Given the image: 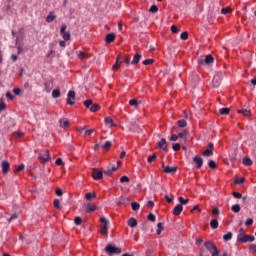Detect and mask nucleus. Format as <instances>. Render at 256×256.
I'll return each instance as SVG.
<instances>
[{
	"instance_id": "f257e3e1",
	"label": "nucleus",
	"mask_w": 256,
	"mask_h": 256,
	"mask_svg": "<svg viewBox=\"0 0 256 256\" xmlns=\"http://www.w3.org/2000/svg\"><path fill=\"white\" fill-rule=\"evenodd\" d=\"M204 247L212 256H228V252H223V254H219V250H217V246L213 244V242H205Z\"/></svg>"
},
{
	"instance_id": "f03ea898",
	"label": "nucleus",
	"mask_w": 256,
	"mask_h": 256,
	"mask_svg": "<svg viewBox=\"0 0 256 256\" xmlns=\"http://www.w3.org/2000/svg\"><path fill=\"white\" fill-rule=\"evenodd\" d=\"M100 222H102V226L100 228V232L104 236H108V228H109V220L107 218L102 217L100 218Z\"/></svg>"
},
{
	"instance_id": "7ed1b4c3",
	"label": "nucleus",
	"mask_w": 256,
	"mask_h": 256,
	"mask_svg": "<svg viewBox=\"0 0 256 256\" xmlns=\"http://www.w3.org/2000/svg\"><path fill=\"white\" fill-rule=\"evenodd\" d=\"M106 252L109 254H121L122 250L113 244H108V246H106Z\"/></svg>"
},
{
	"instance_id": "20e7f679",
	"label": "nucleus",
	"mask_w": 256,
	"mask_h": 256,
	"mask_svg": "<svg viewBox=\"0 0 256 256\" xmlns=\"http://www.w3.org/2000/svg\"><path fill=\"white\" fill-rule=\"evenodd\" d=\"M39 160H41L43 164H46L47 162H49L50 160L49 150H44L43 152H41L39 154Z\"/></svg>"
},
{
	"instance_id": "39448f33",
	"label": "nucleus",
	"mask_w": 256,
	"mask_h": 256,
	"mask_svg": "<svg viewBox=\"0 0 256 256\" xmlns=\"http://www.w3.org/2000/svg\"><path fill=\"white\" fill-rule=\"evenodd\" d=\"M163 171L165 172V174H176L177 172V167L176 166H165V164L162 165Z\"/></svg>"
},
{
	"instance_id": "423d86ee",
	"label": "nucleus",
	"mask_w": 256,
	"mask_h": 256,
	"mask_svg": "<svg viewBox=\"0 0 256 256\" xmlns=\"http://www.w3.org/2000/svg\"><path fill=\"white\" fill-rule=\"evenodd\" d=\"M75 100H76V94L75 92H73V90H70L67 95V103L69 105H74Z\"/></svg>"
},
{
	"instance_id": "0eeeda50",
	"label": "nucleus",
	"mask_w": 256,
	"mask_h": 256,
	"mask_svg": "<svg viewBox=\"0 0 256 256\" xmlns=\"http://www.w3.org/2000/svg\"><path fill=\"white\" fill-rule=\"evenodd\" d=\"M92 178H94V180H102L103 178L102 170H98L97 168H94V170H92Z\"/></svg>"
},
{
	"instance_id": "6e6552de",
	"label": "nucleus",
	"mask_w": 256,
	"mask_h": 256,
	"mask_svg": "<svg viewBox=\"0 0 256 256\" xmlns=\"http://www.w3.org/2000/svg\"><path fill=\"white\" fill-rule=\"evenodd\" d=\"M122 63H123V61L121 59V55H118L116 57V62L114 63V65H112L113 71H118V69H120Z\"/></svg>"
},
{
	"instance_id": "1a4fd4ad",
	"label": "nucleus",
	"mask_w": 256,
	"mask_h": 256,
	"mask_svg": "<svg viewBox=\"0 0 256 256\" xmlns=\"http://www.w3.org/2000/svg\"><path fill=\"white\" fill-rule=\"evenodd\" d=\"M221 75L216 74L214 75L213 79H212V85L213 87H219V85H221Z\"/></svg>"
},
{
	"instance_id": "9d476101",
	"label": "nucleus",
	"mask_w": 256,
	"mask_h": 256,
	"mask_svg": "<svg viewBox=\"0 0 256 256\" xmlns=\"http://www.w3.org/2000/svg\"><path fill=\"white\" fill-rule=\"evenodd\" d=\"M1 168H2L3 174H8L11 166H10L9 162H7V160H4L1 164Z\"/></svg>"
},
{
	"instance_id": "9b49d317",
	"label": "nucleus",
	"mask_w": 256,
	"mask_h": 256,
	"mask_svg": "<svg viewBox=\"0 0 256 256\" xmlns=\"http://www.w3.org/2000/svg\"><path fill=\"white\" fill-rule=\"evenodd\" d=\"M184 208L182 206V203L180 202V204H177V206H175L174 210H173V214L174 216H180V214H182Z\"/></svg>"
},
{
	"instance_id": "f8f14e48",
	"label": "nucleus",
	"mask_w": 256,
	"mask_h": 256,
	"mask_svg": "<svg viewBox=\"0 0 256 256\" xmlns=\"http://www.w3.org/2000/svg\"><path fill=\"white\" fill-rule=\"evenodd\" d=\"M193 161L195 162L197 169L202 168V166H203V158H201V157H199V156H195V157L193 158Z\"/></svg>"
},
{
	"instance_id": "ddd939ff",
	"label": "nucleus",
	"mask_w": 256,
	"mask_h": 256,
	"mask_svg": "<svg viewBox=\"0 0 256 256\" xmlns=\"http://www.w3.org/2000/svg\"><path fill=\"white\" fill-rule=\"evenodd\" d=\"M254 240H255V236L245 234V231H244V236L242 238L243 243L254 242Z\"/></svg>"
},
{
	"instance_id": "4468645a",
	"label": "nucleus",
	"mask_w": 256,
	"mask_h": 256,
	"mask_svg": "<svg viewBox=\"0 0 256 256\" xmlns=\"http://www.w3.org/2000/svg\"><path fill=\"white\" fill-rule=\"evenodd\" d=\"M158 146H159V148H161V150L167 151V149H168V144H167L165 138H162V139L160 140V142L158 143Z\"/></svg>"
},
{
	"instance_id": "2eb2a0df",
	"label": "nucleus",
	"mask_w": 256,
	"mask_h": 256,
	"mask_svg": "<svg viewBox=\"0 0 256 256\" xmlns=\"http://www.w3.org/2000/svg\"><path fill=\"white\" fill-rule=\"evenodd\" d=\"M121 162H118V166H108V170L106 171V174L110 175L113 172H116L120 166Z\"/></svg>"
},
{
	"instance_id": "dca6fc26",
	"label": "nucleus",
	"mask_w": 256,
	"mask_h": 256,
	"mask_svg": "<svg viewBox=\"0 0 256 256\" xmlns=\"http://www.w3.org/2000/svg\"><path fill=\"white\" fill-rule=\"evenodd\" d=\"M115 39H116L115 33H108L106 35V43H112L113 41H115Z\"/></svg>"
},
{
	"instance_id": "f3484780",
	"label": "nucleus",
	"mask_w": 256,
	"mask_h": 256,
	"mask_svg": "<svg viewBox=\"0 0 256 256\" xmlns=\"http://www.w3.org/2000/svg\"><path fill=\"white\" fill-rule=\"evenodd\" d=\"M54 19H56V15H55L54 11H50V13L46 17V21L48 23H51L52 21H54Z\"/></svg>"
},
{
	"instance_id": "a211bd4d",
	"label": "nucleus",
	"mask_w": 256,
	"mask_h": 256,
	"mask_svg": "<svg viewBox=\"0 0 256 256\" xmlns=\"http://www.w3.org/2000/svg\"><path fill=\"white\" fill-rule=\"evenodd\" d=\"M60 126L61 128H69V120H67V118H62V120H60Z\"/></svg>"
},
{
	"instance_id": "6ab92c4d",
	"label": "nucleus",
	"mask_w": 256,
	"mask_h": 256,
	"mask_svg": "<svg viewBox=\"0 0 256 256\" xmlns=\"http://www.w3.org/2000/svg\"><path fill=\"white\" fill-rule=\"evenodd\" d=\"M244 233H245V230L243 228H240L239 234L237 236V242L243 243Z\"/></svg>"
},
{
	"instance_id": "aec40b11",
	"label": "nucleus",
	"mask_w": 256,
	"mask_h": 256,
	"mask_svg": "<svg viewBox=\"0 0 256 256\" xmlns=\"http://www.w3.org/2000/svg\"><path fill=\"white\" fill-rule=\"evenodd\" d=\"M77 54L79 59H82V60L88 59L89 57V53H86V51H79Z\"/></svg>"
},
{
	"instance_id": "412c9836",
	"label": "nucleus",
	"mask_w": 256,
	"mask_h": 256,
	"mask_svg": "<svg viewBox=\"0 0 256 256\" xmlns=\"http://www.w3.org/2000/svg\"><path fill=\"white\" fill-rule=\"evenodd\" d=\"M138 222L136 220V218H130L128 220V226H130V228H135L137 226Z\"/></svg>"
},
{
	"instance_id": "4be33fe9",
	"label": "nucleus",
	"mask_w": 256,
	"mask_h": 256,
	"mask_svg": "<svg viewBox=\"0 0 256 256\" xmlns=\"http://www.w3.org/2000/svg\"><path fill=\"white\" fill-rule=\"evenodd\" d=\"M97 210V206L95 204H87L86 212H95Z\"/></svg>"
},
{
	"instance_id": "5701e85b",
	"label": "nucleus",
	"mask_w": 256,
	"mask_h": 256,
	"mask_svg": "<svg viewBox=\"0 0 256 256\" xmlns=\"http://www.w3.org/2000/svg\"><path fill=\"white\" fill-rule=\"evenodd\" d=\"M210 227L215 230L216 228H219V222L217 219L211 220Z\"/></svg>"
},
{
	"instance_id": "b1692460",
	"label": "nucleus",
	"mask_w": 256,
	"mask_h": 256,
	"mask_svg": "<svg viewBox=\"0 0 256 256\" xmlns=\"http://www.w3.org/2000/svg\"><path fill=\"white\" fill-rule=\"evenodd\" d=\"M213 61H214V57H213V55H211V54L206 55V57L204 58V62H205L206 64L213 63Z\"/></svg>"
},
{
	"instance_id": "393cba45",
	"label": "nucleus",
	"mask_w": 256,
	"mask_h": 256,
	"mask_svg": "<svg viewBox=\"0 0 256 256\" xmlns=\"http://www.w3.org/2000/svg\"><path fill=\"white\" fill-rule=\"evenodd\" d=\"M141 57H142V55L140 53H135V55L133 56V59H132V63H139Z\"/></svg>"
},
{
	"instance_id": "a878e982",
	"label": "nucleus",
	"mask_w": 256,
	"mask_h": 256,
	"mask_svg": "<svg viewBox=\"0 0 256 256\" xmlns=\"http://www.w3.org/2000/svg\"><path fill=\"white\" fill-rule=\"evenodd\" d=\"M163 230H164V226H163L162 222H159V223L157 224L156 233H157L158 235H160V234H162Z\"/></svg>"
},
{
	"instance_id": "bb28decb",
	"label": "nucleus",
	"mask_w": 256,
	"mask_h": 256,
	"mask_svg": "<svg viewBox=\"0 0 256 256\" xmlns=\"http://www.w3.org/2000/svg\"><path fill=\"white\" fill-rule=\"evenodd\" d=\"M85 198H86V200H93V199L97 198V196H96V194H92V192H87L85 194Z\"/></svg>"
},
{
	"instance_id": "cd10ccee",
	"label": "nucleus",
	"mask_w": 256,
	"mask_h": 256,
	"mask_svg": "<svg viewBox=\"0 0 256 256\" xmlns=\"http://www.w3.org/2000/svg\"><path fill=\"white\" fill-rule=\"evenodd\" d=\"M232 238H233L232 232H228L227 234H224V236H223V240L225 242H228L229 240H232Z\"/></svg>"
},
{
	"instance_id": "c85d7f7f",
	"label": "nucleus",
	"mask_w": 256,
	"mask_h": 256,
	"mask_svg": "<svg viewBox=\"0 0 256 256\" xmlns=\"http://www.w3.org/2000/svg\"><path fill=\"white\" fill-rule=\"evenodd\" d=\"M243 164L244 166H252L253 162L251 158L246 157V158H243Z\"/></svg>"
},
{
	"instance_id": "c756f323",
	"label": "nucleus",
	"mask_w": 256,
	"mask_h": 256,
	"mask_svg": "<svg viewBox=\"0 0 256 256\" xmlns=\"http://www.w3.org/2000/svg\"><path fill=\"white\" fill-rule=\"evenodd\" d=\"M105 123L106 125H109L110 128L114 127V122H113V118H105Z\"/></svg>"
},
{
	"instance_id": "7c9ffc66",
	"label": "nucleus",
	"mask_w": 256,
	"mask_h": 256,
	"mask_svg": "<svg viewBox=\"0 0 256 256\" xmlns=\"http://www.w3.org/2000/svg\"><path fill=\"white\" fill-rule=\"evenodd\" d=\"M112 146V142H105L104 146H102V150H104V152H107L108 150H110Z\"/></svg>"
},
{
	"instance_id": "2f4dec72",
	"label": "nucleus",
	"mask_w": 256,
	"mask_h": 256,
	"mask_svg": "<svg viewBox=\"0 0 256 256\" xmlns=\"http://www.w3.org/2000/svg\"><path fill=\"white\" fill-rule=\"evenodd\" d=\"M131 208L134 211L140 210V204L138 202H131Z\"/></svg>"
},
{
	"instance_id": "473e14b6",
	"label": "nucleus",
	"mask_w": 256,
	"mask_h": 256,
	"mask_svg": "<svg viewBox=\"0 0 256 256\" xmlns=\"http://www.w3.org/2000/svg\"><path fill=\"white\" fill-rule=\"evenodd\" d=\"M179 202L181 203V206H182V208H183V206H185L186 204H188L189 198L185 199V198H183L182 196H180Z\"/></svg>"
},
{
	"instance_id": "72a5a7b5",
	"label": "nucleus",
	"mask_w": 256,
	"mask_h": 256,
	"mask_svg": "<svg viewBox=\"0 0 256 256\" xmlns=\"http://www.w3.org/2000/svg\"><path fill=\"white\" fill-rule=\"evenodd\" d=\"M203 156H206V157L213 156V150H210L208 146V149L203 152Z\"/></svg>"
},
{
	"instance_id": "f704fd0d",
	"label": "nucleus",
	"mask_w": 256,
	"mask_h": 256,
	"mask_svg": "<svg viewBox=\"0 0 256 256\" xmlns=\"http://www.w3.org/2000/svg\"><path fill=\"white\" fill-rule=\"evenodd\" d=\"M241 210V206L239 204H235L232 206V212L238 213Z\"/></svg>"
},
{
	"instance_id": "c9c22d12",
	"label": "nucleus",
	"mask_w": 256,
	"mask_h": 256,
	"mask_svg": "<svg viewBox=\"0 0 256 256\" xmlns=\"http://www.w3.org/2000/svg\"><path fill=\"white\" fill-rule=\"evenodd\" d=\"M69 39H71V33L70 31H66L65 29V32H64V41H68Z\"/></svg>"
},
{
	"instance_id": "e433bc0d",
	"label": "nucleus",
	"mask_w": 256,
	"mask_h": 256,
	"mask_svg": "<svg viewBox=\"0 0 256 256\" xmlns=\"http://www.w3.org/2000/svg\"><path fill=\"white\" fill-rule=\"evenodd\" d=\"M156 159H157L156 154H152V156H149V157H148L147 162H148L149 164H152V162H154Z\"/></svg>"
},
{
	"instance_id": "4c0bfd02",
	"label": "nucleus",
	"mask_w": 256,
	"mask_h": 256,
	"mask_svg": "<svg viewBox=\"0 0 256 256\" xmlns=\"http://www.w3.org/2000/svg\"><path fill=\"white\" fill-rule=\"evenodd\" d=\"M101 106H99V104H91V107H90V111H98V109H100Z\"/></svg>"
},
{
	"instance_id": "58836bf2",
	"label": "nucleus",
	"mask_w": 256,
	"mask_h": 256,
	"mask_svg": "<svg viewBox=\"0 0 256 256\" xmlns=\"http://www.w3.org/2000/svg\"><path fill=\"white\" fill-rule=\"evenodd\" d=\"M178 125L179 128H186L187 122L186 120H179Z\"/></svg>"
},
{
	"instance_id": "ea45409f",
	"label": "nucleus",
	"mask_w": 256,
	"mask_h": 256,
	"mask_svg": "<svg viewBox=\"0 0 256 256\" xmlns=\"http://www.w3.org/2000/svg\"><path fill=\"white\" fill-rule=\"evenodd\" d=\"M238 113H243V115L249 117V115H251V110H238Z\"/></svg>"
},
{
	"instance_id": "a19ab883",
	"label": "nucleus",
	"mask_w": 256,
	"mask_h": 256,
	"mask_svg": "<svg viewBox=\"0 0 256 256\" xmlns=\"http://www.w3.org/2000/svg\"><path fill=\"white\" fill-rule=\"evenodd\" d=\"M189 132H187V130H184L183 132H180L178 134V138H185L186 136H188Z\"/></svg>"
},
{
	"instance_id": "79ce46f5",
	"label": "nucleus",
	"mask_w": 256,
	"mask_h": 256,
	"mask_svg": "<svg viewBox=\"0 0 256 256\" xmlns=\"http://www.w3.org/2000/svg\"><path fill=\"white\" fill-rule=\"evenodd\" d=\"M231 8L230 7H223L221 9V13H223L224 15H226L227 13H230Z\"/></svg>"
},
{
	"instance_id": "37998d69",
	"label": "nucleus",
	"mask_w": 256,
	"mask_h": 256,
	"mask_svg": "<svg viewBox=\"0 0 256 256\" xmlns=\"http://www.w3.org/2000/svg\"><path fill=\"white\" fill-rule=\"evenodd\" d=\"M66 29H67V25L66 24L61 25L60 33H61V35H63V39H64V35H65V30Z\"/></svg>"
},
{
	"instance_id": "c03bdc74",
	"label": "nucleus",
	"mask_w": 256,
	"mask_h": 256,
	"mask_svg": "<svg viewBox=\"0 0 256 256\" xmlns=\"http://www.w3.org/2000/svg\"><path fill=\"white\" fill-rule=\"evenodd\" d=\"M209 168L215 169L217 168V164L214 162V160H210L208 163Z\"/></svg>"
},
{
	"instance_id": "a18cd8bd",
	"label": "nucleus",
	"mask_w": 256,
	"mask_h": 256,
	"mask_svg": "<svg viewBox=\"0 0 256 256\" xmlns=\"http://www.w3.org/2000/svg\"><path fill=\"white\" fill-rule=\"evenodd\" d=\"M158 9H159L158 5H151L149 11H151L152 13H156Z\"/></svg>"
},
{
	"instance_id": "49530a36",
	"label": "nucleus",
	"mask_w": 256,
	"mask_h": 256,
	"mask_svg": "<svg viewBox=\"0 0 256 256\" xmlns=\"http://www.w3.org/2000/svg\"><path fill=\"white\" fill-rule=\"evenodd\" d=\"M221 115H227V113H230L229 108H221L220 110Z\"/></svg>"
},
{
	"instance_id": "de8ad7c7",
	"label": "nucleus",
	"mask_w": 256,
	"mask_h": 256,
	"mask_svg": "<svg viewBox=\"0 0 256 256\" xmlns=\"http://www.w3.org/2000/svg\"><path fill=\"white\" fill-rule=\"evenodd\" d=\"M199 256H209V252H207V250L204 248H201Z\"/></svg>"
},
{
	"instance_id": "09e8293b",
	"label": "nucleus",
	"mask_w": 256,
	"mask_h": 256,
	"mask_svg": "<svg viewBox=\"0 0 256 256\" xmlns=\"http://www.w3.org/2000/svg\"><path fill=\"white\" fill-rule=\"evenodd\" d=\"M75 224H76L77 226H80V225L82 224V218H81L80 216H77V217L75 218Z\"/></svg>"
},
{
	"instance_id": "8fccbe9b",
	"label": "nucleus",
	"mask_w": 256,
	"mask_h": 256,
	"mask_svg": "<svg viewBox=\"0 0 256 256\" xmlns=\"http://www.w3.org/2000/svg\"><path fill=\"white\" fill-rule=\"evenodd\" d=\"M173 150L174 152H179L181 150V144H173Z\"/></svg>"
},
{
	"instance_id": "3c124183",
	"label": "nucleus",
	"mask_w": 256,
	"mask_h": 256,
	"mask_svg": "<svg viewBox=\"0 0 256 256\" xmlns=\"http://www.w3.org/2000/svg\"><path fill=\"white\" fill-rule=\"evenodd\" d=\"M154 63V59H144L143 64L144 65H151Z\"/></svg>"
},
{
	"instance_id": "603ef678",
	"label": "nucleus",
	"mask_w": 256,
	"mask_h": 256,
	"mask_svg": "<svg viewBox=\"0 0 256 256\" xmlns=\"http://www.w3.org/2000/svg\"><path fill=\"white\" fill-rule=\"evenodd\" d=\"M120 182L122 184H124L125 182H130V178H128V176H122V178H120Z\"/></svg>"
},
{
	"instance_id": "864d4df0",
	"label": "nucleus",
	"mask_w": 256,
	"mask_h": 256,
	"mask_svg": "<svg viewBox=\"0 0 256 256\" xmlns=\"http://www.w3.org/2000/svg\"><path fill=\"white\" fill-rule=\"evenodd\" d=\"M181 39H188L189 37V33H187V31H183L180 35Z\"/></svg>"
},
{
	"instance_id": "5fc2aeb1",
	"label": "nucleus",
	"mask_w": 256,
	"mask_h": 256,
	"mask_svg": "<svg viewBox=\"0 0 256 256\" xmlns=\"http://www.w3.org/2000/svg\"><path fill=\"white\" fill-rule=\"evenodd\" d=\"M178 139H179V135L177 134H172L170 138L171 142H177Z\"/></svg>"
},
{
	"instance_id": "6e6d98bb",
	"label": "nucleus",
	"mask_w": 256,
	"mask_h": 256,
	"mask_svg": "<svg viewBox=\"0 0 256 256\" xmlns=\"http://www.w3.org/2000/svg\"><path fill=\"white\" fill-rule=\"evenodd\" d=\"M60 95H61L60 90H53V92H52L53 97H60Z\"/></svg>"
},
{
	"instance_id": "4d7b16f0",
	"label": "nucleus",
	"mask_w": 256,
	"mask_h": 256,
	"mask_svg": "<svg viewBox=\"0 0 256 256\" xmlns=\"http://www.w3.org/2000/svg\"><path fill=\"white\" fill-rule=\"evenodd\" d=\"M140 102H138V100H130L129 104L132 105L133 107H137V105H139Z\"/></svg>"
},
{
	"instance_id": "13d9d810",
	"label": "nucleus",
	"mask_w": 256,
	"mask_h": 256,
	"mask_svg": "<svg viewBox=\"0 0 256 256\" xmlns=\"http://www.w3.org/2000/svg\"><path fill=\"white\" fill-rule=\"evenodd\" d=\"M253 222H254L253 218H248V220H246V222H245V225L252 226Z\"/></svg>"
},
{
	"instance_id": "bf43d9fd",
	"label": "nucleus",
	"mask_w": 256,
	"mask_h": 256,
	"mask_svg": "<svg viewBox=\"0 0 256 256\" xmlns=\"http://www.w3.org/2000/svg\"><path fill=\"white\" fill-rule=\"evenodd\" d=\"M13 92L15 95H21V93H23L21 88H14Z\"/></svg>"
},
{
	"instance_id": "052dcab7",
	"label": "nucleus",
	"mask_w": 256,
	"mask_h": 256,
	"mask_svg": "<svg viewBox=\"0 0 256 256\" xmlns=\"http://www.w3.org/2000/svg\"><path fill=\"white\" fill-rule=\"evenodd\" d=\"M245 182V179L244 178H236L235 179V183L236 184H243Z\"/></svg>"
},
{
	"instance_id": "680f3d73",
	"label": "nucleus",
	"mask_w": 256,
	"mask_h": 256,
	"mask_svg": "<svg viewBox=\"0 0 256 256\" xmlns=\"http://www.w3.org/2000/svg\"><path fill=\"white\" fill-rule=\"evenodd\" d=\"M148 220H150L151 222H155V220H156L155 214H149L148 215Z\"/></svg>"
},
{
	"instance_id": "e2e57ef3",
	"label": "nucleus",
	"mask_w": 256,
	"mask_h": 256,
	"mask_svg": "<svg viewBox=\"0 0 256 256\" xmlns=\"http://www.w3.org/2000/svg\"><path fill=\"white\" fill-rule=\"evenodd\" d=\"M233 197L240 199V198H242V194L240 192H233Z\"/></svg>"
},
{
	"instance_id": "0e129e2a",
	"label": "nucleus",
	"mask_w": 256,
	"mask_h": 256,
	"mask_svg": "<svg viewBox=\"0 0 256 256\" xmlns=\"http://www.w3.org/2000/svg\"><path fill=\"white\" fill-rule=\"evenodd\" d=\"M54 207L57 208V209H60L61 206H60V200H54Z\"/></svg>"
},
{
	"instance_id": "69168bd1",
	"label": "nucleus",
	"mask_w": 256,
	"mask_h": 256,
	"mask_svg": "<svg viewBox=\"0 0 256 256\" xmlns=\"http://www.w3.org/2000/svg\"><path fill=\"white\" fill-rule=\"evenodd\" d=\"M92 103V100H85L84 105L85 107H91Z\"/></svg>"
},
{
	"instance_id": "338daca9",
	"label": "nucleus",
	"mask_w": 256,
	"mask_h": 256,
	"mask_svg": "<svg viewBox=\"0 0 256 256\" xmlns=\"http://www.w3.org/2000/svg\"><path fill=\"white\" fill-rule=\"evenodd\" d=\"M6 104H5V102H0V113H1V111H4V109H6Z\"/></svg>"
},
{
	"instance_id": "774afa93",
	"label": "nucleus",
	"mask_w": 256,
	"mask_h": 256,
	"mask_svg": "<svg viewBox=\"0 0 256 256\" xmlns=\"http://www.w3.org/2000/svg\"><path fill=\"white\" fill-rule=\"evenodd\" d=\"M250 250L251 252L256 253V244H251Z\"/></svg>"
}]
</instances>
